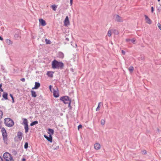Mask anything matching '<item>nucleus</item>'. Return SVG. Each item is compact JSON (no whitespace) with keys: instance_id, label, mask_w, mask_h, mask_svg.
I'll list each match as a JSON object with an SVG mask.
<instances>
[{"instance_id":"8fccbe9b","label":"nucleus","mask_w":161,"mask_h":161,"mask_svg":"<svg viewBox=\"0 0 161 161\" xmlns=\"http://www.w3.org/2000/svg\"><path fill=\"white\" fill-rule=\"evenodd\" d=\"M26 160V159L25 158H23L22 159V161H25Z\"/></svg>"},{"instance_id":"a211bd4d","label":"nucleus","mask_w":161,"mask_h":161,"mask_svg":"<svg viewBox=\"0 0 161 161\" xmlns=\"http://www.w3.org/2000/svg\"><path fill=\"white\" fill-rule=\"evenodd\" d=\"M94 148L96 150H99L100 148V145L98 143H96L94 144Z\"/></svg>"},{"instance_id":"864d4df0","label":"nucleus","mask_w":161,"mask_h":161,"mask_svg":"<svg viewBox=\"0 0 161 161\" xmlns=\"http://www.w3.org/2000/svg\"><path fill=\"white\" fill-rule=\"evenodd\" d=\"M65 40L67 41H68L69 40V38L67 37L66 38Z\"/></svg>"},{"instance_id":"f3484780","label":"nucleus","mask_w":161,"mask_h":161,"mask_svg":"<svg viewBox=\"0 0 161 161\" xmlns=\"http://www.w3.org/2000/svg\"><path fill=\"white\" fill-rule=\"evenodd\" d=\"M53 73L54 72L53 71H48L47 72V75L48 77L52 78L53 77Z\"/></svg>"},{"instance_id":"1a4fd4ad","label":"nucleus","mask_w":161,"mask_h":161,"mask_svg":"<svg viewBox=\"0 0 161 161\" xmlns=\"http://www.w3.org/2000/svg\"><path fill=\"white\" fill-rule=\"evenodd\" d=\"M44 137L47 139V140L50 142H52V137L51 134H49V136H48L45 135H44Z\"/></svg>"},{"instance_id":"2f4dec72","label":"nucleus","mask_w":161,"mask_h":161,"mask_svg":"<svg viewBox=\"0 0 161 161\" xmlns=\"http://www.w3.org/2000/svg\"><path fill=\"white\" fill-rule=\"evenodd\" d=\"M2 84H0V91L1 92H3V90L2 88Z\"/></svg>"},{"instance_id":"a18cd8bd","label":"nucleus","mask_w":161,"mask_h":161,"mask_svg":"<svg viewBox=\"0 0 161 161\" xmlns=\"http://www.w3.org/2000/svg\"><path fill=\"white\" fill-rule=\"evenodd\" d=\"M14 161V159L13 158V157H12L11 155V161Z\"/></svg>"},{"instance_id":"de8ad7c7","label":"nucleus","mask_w":161,"mask_h":161,"mask_svg":"<svg viewBox=\"0 0 161 161\" xmlns=\"http://www.w3.org/2000/svg\"><path fill=\"white\" fill-rule=\"evenodd\" d=\"M130 41V39H126V41L127 42H129V41Z\"/></svg>"},{"instance_id":"39448f33","label":"nucleus","mask_w":161,"mask_h":161,"mask_svg":"<svg viewBox=\"0 0 161 161\" xmlns=\"http://www.w3.org/2000/svg\"><path fill=\"white\" fill-rule=\"evenodd\" d=\"M10 118H7L4 119V123L7 126L10 127Z\"/></svg>"},{"instance_id":"6e6552de","label":"nucleus","mask_w":161,"mask_h":161,"mask_svg":"<svg viewBox=\"0 0 161 161\" xmlns=\"http://www.w3.org/2000/svg\"><path fill=\"white\" fill-rule=\"evenodd\" d=\"M115 20L118 22H122L123 21L122 18L117 14L115 15Z\"/></svg>"},{"instance_id":"f8f14e48","label":"nucleus","mask_w":161,"mask_h":161,"mask_svg":"<svg viewBox=\"0 0 161 161\" xmlns=\"http://www.w3.org/2000/svg\"><path fill=\"white\" fill-rule=\"evenodd\" d=\"M40 86V84L39 82H35V86L32 88V89H37Z\"/></svg>"},{"instance_id":"3c124183","label":"nucleus","mask_w":161,"mask_h":161,"mask_svg":"<svg viewBox=\"0 0 161 161\" xmlns=\"http://www.w3.org/2000/svg\"><path fill=\"white\" fill-rule=\"evenodd\" d=\"M142 154H147V152H142Z\"/></svg>"},{"instance_id":"4d7b16f0","label":"nucleus","mask_w":161,"mask_h":161,"mask_svg":"<svg viewBox=\"0 0 161 161\" xmlns=\"http://www.w3.org/2000/svg\"><path fill=\"white\" fill-rule=\"evenodd\" d=\"M143 151H146L145 150H144Z\"/></svg>"},{"instance_id":"c03bdc74","label":"nucleus","mask_w":161,"mask_h":161,"mask_svg":"<svg viewBox=\"0 0 161 161\" xmlns=\"http://www.w3.org/2000/svg\"><path fill=\"white\" fill-rule=\"evenodd\" d=\"M122 53L123 54L125 55V51H124V50H122Z\"/></svg>"},{"instance_id":"f03ea898","label":"nucleus","mask_w":161,"mask_h":161,"mask_svg":"<svg viewBox=\"0 0 161 161\" xmlns=\"http://www.w3.org/2000/svg\"><path fill=\"white\" fill-rule=\"evenodd\" d=\"M1 124H0V129L2 128L1 131L2 133V136L3 137V140L4 141V143L6 144H7L8 138L6 131L4 127L1 128Z\"/></svg>"},{"instance_id":"5fc2aeb1","label":"nucleus","mask_w":161,"mask_h":161,"mask_svg":"<svg viewBox=\"0 0 161 161\" xmlns=\"http://www.w3.org/2000/svg\"><path fill=\"white\" fill-rule=\"evenodd\" d=\"M1 97V92H0V97Z\"/></svg>"},{"instance_id":"6e6d98bb","label":"nucleus","mask_w":161,"mask_h":161,"mask_svg":"<svg viewBox=\"0 0 161 161\" xmlns=\"http://www.w3.org/2000/svg\"><path fill=\"white\" fill-rule=\"evenodd\" d=\"M160 0H158V2H159V1H160Z\"/></svg>"},{"instance_id":"c85d7f7f","label":"nucleus","mask_w":161,"mask_h":161,"mask_svg":"<svg viewBox=\"0 0 161 161\" xmlns=\"http://www.w3.org/2000/svg\"><path fill=\"white\" fill-rule=\"evenodd\" d=\"M105 120L104 119H101V124L103 125H104L105 124Z\"/></svg>"},{"instance_id":"13d9d810","label":"nucleus","mask_w":161,"mask_h":161,"mask_svg":"<svg viewBox=\"0 0 161 161\" xmlns=\"http://www.w3.org/2000/svg\"><path fill=\"white\" fill-rule=\"evenodd\" d=\"M158 131H159V129H158Z\"/></svg>"},{"instance_id":"72a5a7b5","label":"nucleus","mask_w":161,"mask_h":161,"mask_svg":"<svg viewBox=\"0 0 161 161\" xmlns=\"http://www.w3.org/2000/svg\"><path fill=\"white\" fill-rule=\"evenodd\" d=\"M157 25L159 29L161 30V25L159 23H158Z\"/></svg>"},{"instance_id":"412c9836","label":"nucleus","mask_w":161,"mask_h":161,"mask_svg":"<svg viewBox=\"0 0 161 161\" xmlns=\"http://www.w3.org/2000/svg\"><path fill=\"white\" fill-rule=\"evenodd\" d=\"M38 122L37 121H34L32 122V123H31L30 124V126H33L34 125H36L38 124Z\"/></svg>"},{"instance_id":"ea45409f","label":"nucleus","mask_w":161,"mask_h":161,"mask_svg":"<svg viewBox=\"0 0 161 161\" xmlns=\"http://www.w3.org/2000/svg\"><path fill=\"white\" fill-rule=\"evenodd\" d=\"M154 9L153 7H151V12L153 13L154 11Z\"/></svg>"},{"instance_id":"4c0bfd02","label":"nucleus","mask_w":161,"mask_h":161,"mask_svg":"<svg viewBox=\"0 0 161 161\" xmlns=\"http://www.w3.org/2000/svg\"><path fill=\"white\" fill-rule=\"evenodd\" d=\"M131 41H132L133 43L134 44L135 43L136 40L134 39H132L131 40Z\"/></svg>"},{"instance_id":"5701e85b","label":"nucleus","mask_w":161,"mask_h":161,"mask_svg":"<svg viewBox=\"0 0 161 161\" xmlns=\"http://www.w3.org/2000/svg\"><path fill=\"white\" fill-rule=\"evenodd\" d=\"M45 41L46 44H50L51 43V41L47 39L46 38L45 39Z\"/></svg>"},{"instance_id":"4468645a","label":"nucleus","mask_w":161,"mask_h":161,"mask_svg":"<svg viewBox=\"0 0 161 161\" xmlns=\"http://www.w3.org/2000/svg\"><path fill=\"white\" fill-rule=\"evenodd\" d=\"M8 94L5 92H3V98L2 99V100H3V99L5 100H7L8 99Z\"/></svg>"},{"instance_id":"9d476101","label":"nucleus","mask_w":161,"mask_h":161,"mask_svg":"<svg viewBox=\"0 0 161 161\" xmlns=\"http://www.w3.org/2000/svg\"><path fill=\"white\" fill-rule=\"evenodd\" d=\"M17 137L18 141H21L22 138V133L21 132H18L17 133Z\"/></svg>"},{"instance_id":"20e7f679","label":"nucleus","mask_w":161,"mask_h":161,"mask_svg":"<svg viewBox=\"0 0 161 161\" xmlns=\"http://www.w3.org/2000/svg\"><path fill=\"white\" fill-rule=\"evenodd\" d=\"M22 119L23 120V124L24 125L25 132V133H27L29 130L28 120L26 118H23Z\"/></svg>"},{"instance_id":"7c9ffc66","label":"nucleus","mask_w":161,"mask_h":161,"mask_svg":"<svg viewBox=\"0 0 161 161\" xmlns=\"http://www.w3.org/2000/svg\"><path fill=\"white\" fill-rule=\"evenodd\" d=\"M28 147V143L25 142L24 145V147L25 148H27Z\"/></svg>"},{"instance_id":"c756f323","label":"nucleus","mask_w":161,"mask_h":161,"mask_svg":"<svg viewBox=\"0 0 161 161\" xmlns=\"http://www.w3.org/2000/svg\"><path fill=\"white\" fill-rule=\"evenodd\" d=\"M14 124V121L11 119V127L13 126Z\"/></svg>"},{"instance_id":"b1692460","label":"nucleus","mask_w":161,"mask_h":161,"mask_svg":"<svg viewBox=\"0 0 161 161\" xmlns=\"http://www.w3.org/2000/svg\"><path fill=\"white\" fill-rule=\"evenodd\" d=\"M51 7L52 9L55 11L56 10L57 6L55 5H53L51 6Z\"/></svg>"},{"instance_id":"4be33fe9","label":"nucleus","mask_w":161,"mask_h":161,"mask_svg":"<svg viewBox=\"0 0 161 161\" xmlns=\"http://www.w3.org/2000/svg\"><path fill=\"white\" fill-rule=\"evenodd\" d=\"M48 131L49 132H48V133L50 134L51 133V134H54V130L51 129L49 128L48 129Z\"/></svg>"},{"instance_id":"09e8293b","label":"nucleus","mask_w":161,"mask_h":161,"mask_svg":"<svg viewBox=\"0 0 161 161\" xmlns=\"http://www.w3.org/2000/svg\"><path fill=\"white\" fill-rule=\"evenodd\" d=\"M0 40L1 41H3V38L2 37L0 36Z\"/></svg>"},{"instance_id":"dca6fc26","label":"nucleus","mask_w":161,"mask_h":161,"mask_svg":"<svg viewBox=\"0 0 161 161\" xmlns=\"http://www.w3.org/2000/svg\"><path fill=\"white\" fill-rule=\"evenodd\" d=\"M145 20L146 21V22L149 24H151L152 23L151 20L146 15H144Z\"/></svg>"},{"instance_id":"0eeeda50","label":"nucleus","mask_w":161,"mask_h":161,"mask_svg":"<svg viewBox=\"0 0 161 161\" xmlns=\"http://www.w3.org/2000/svg\"><path fill=\"white\" fill-rule=\"evenodd\" d=\"M7 155H8L10 157V153L8 152H6L4 153L3 157L6 161H10V158L8 159V157L7 156Z\"/></svg>"},{"instance_id":"e433bc0d","label":"nucleus","mask_w":161,"mask_h":161,"mask_svg":"<svg viewBox=\"0 0 161 161\" xmlns=\"http://www.w3.org/2000/svg\"><path fill=\"white\" fill-rule=\"evenodd\" d=\"M82 128V126L81 125H80L78 126V128L79 130L80 128Z\"/></svg>"},{"instance_id":"79ce46f5","label":"nucleus","mask_w":161,"mask_h":161,"mask_svg":"<svg viewBox=\"0 0 161 161\" xmlns=\"http://www.w3.org/2000/svg\"><path fill=\"white\" fill-rule=\"evenodd\" d=\"M73 0H70V5L71 6L73 4Z\"/></svg>"},{"instance_id":"49530a36","label":"nucleus","mask_w":161,"mask_h":161,"mask_svg":"<svg viewBox=\"0 0 161 161\" xmlns=\"http://www.w3.org/2000/svg\"><path fill=\"white\" fill-rule=\"evenodd\" d=\"M53 148H54V149L57 150L59 148V146H58L56 147V148L53 147Z\"/></svg>"},{"instance_id":"f704fd0d","label":"nucleus","mask_w":161,"mask_h":161,"mask_svg":"<svg viewBox=\"0 0 161 161\" xmlns=\"http://www.w3.org/2000/svg\"><path fill=\"white\" fill-rule=\"evenodd\" d=\"M11 98L12 100V103H14V98L12 96V95L11 94Z\"/></svg>"},{"instance_id":"c9c22d12","label":"nucleus","mask_w":161,"mask_h":161,"mask_svg":"<svg viewBox=\"0 0 161 161\" xmlns=\"http://www.w3.org/2000/svg\"><path fill=\"white\" fill-rule=\"evenodd\" d=\"M71 103V102H69L68 103V107L70 109L71 108V107L70 106Z\"/></svg>"},{"instance_id":"423d86ee","label":"nucleus","mask_w":161,"mask_h":161,"mask_svg":"<svg viewBox=\"0 0 161 161\" xmlns=\"http://www.w3.org/2000/svg\"><path fill=\"white\" fill-rule=\"evenodd\" d=\"M20 31L19 30H16V32L14 35V38L15 39H18L19 38H20Z\"/></svg>"},{"instance_id":"bb28decb","label":"nucleus","mask_w":161,"mask_h":161,"mask_svg":"<svg viewBox=\"0 0 161 161\" xmlns=\"http://www.w3.org/2000/svg\"><path fill=\"white\" fill-rule=\"evenodd\" d=\"M112 30H109L108 32V36H110L111 35Z\"/></svg>"},{"instance_id":"603ef678","label":"nucleus","mask_w":161,"mask_h":161,"mask_svg":"<svg viewBox=\"0 0 161 161\" xmlns=\"http://www.w3.org/2000/svg\"><path fill=\"white\" fill-rule=\"evenodd\" d=\"M0 161H3V159L0 156Z\"/></svg>"},{"instance_id":"37998d69","label":"nucleus","mask_w":161,"mask_h":161,"mask_svg":"<svg viewBox=\"0 0 161 161\" xmlns=\"http://www.w3.org/2000/svg\"><path fill=\"white\" fill-rule=\"evenodd\" d=\"M6 52L9 55V57L10 58V56L9 54V52H8V51L7 49H6Z\"/></svg>"},{"instance_id":"393cba45","label":"nucleus","mask_w":161,"mask_h":161,"mask_svg":"<svg viewBox=\"0 0 161 161\" xmlns=\"http://www.w3.org/2000/svg\"><path fill=\"white\" fill-rule=\"evenodd\" d=\"M128 69L130 72H133L134 70V68L133 66H130L129 67Z\"/></svg>"},{"instance_id":"58836bf2","label":"nucleus","mask_w":161,"mask_h":161,"mask_svg":"<svg viewBox=\"0 0 161 161\" xmlns=\"http://www.w3.org/2000/svg\"><path fill=\"white\" fill-rule=\"evenodd\" d=\"M20 80L22 82H25V79L24 78H21L20 79Z\"/></svg>"},{"instance_id":"aec40b11","label":"nucleus","mask_w":161,"mask_h":161,"mask_svg":"<svg viewBox=\"0 0 161 161\" xmlns=\"http://www.w3.org/2000/svg\"><path fill=\"white\" fill-rule=\"evenodd\" d=\"M31 96L32 97H36L37 95L35 91L33 90H31Z\"/></svg>"},{"instance_id":"a878e982","label":"nucleus","mask_w":161,"mask_h":161,"mask_svg":"<svg viewBox=\"0 0 161 161\" xmlns=\"http://www.w3.org/2000/svg\"><path fill=\"white\" fill-rule=\"evenodd\" d=\"M112 31H113V32L116 35H118L119 34L118 31L117 30L115 29H114V30H112Z\"/></svg>"},{"instance_id":"f257e3e1","label":"nucleus","mask_w":161,"mask_h":161,"mask_svg":"<svg viewBox=\"0 0 161 161\" xmlns=\"http://www.w3.org/2000/svg\"><path fill=\"white\" fill-rule=\"evenodd\" d=\"M52 68L53 69H62L64 67V64L62 62H58L54 59L52 62Z\"/></svg>"},{"instance_id":"9b49d317","label":"nucleus","mask_w":161,"mask_h":161,"mask_svg":"<svg viewBox=\"0 0 161 161\" xmlns=\"http://www.w3.org/2000/svg\"><path fill=\"white\" fill-rule=\"evenodd\" d=\"M53 96L55 97H59V94L58 91H57L54 89H53Z\"/></svg>"},{"instance_id":"ddd939ff","label":"nucleus","mask_w":161,"mask_h":161,"mask_svg":"<svg viewBox=\"0 0 161 161\" xmlns=\"http://www.w3.org/2000/svg\"><path fill=\"white\" fill-rule=\"evenodd\" d=\"M64 23L65 25L66 26H67L68 25H69V22L68 16H67L65 18V19L64 20Z\"/></svg>"},{"instance_id":"473e14b6","label":"nucleus","mask_w":161,"mask_h":161,"mask_svg":"<svg viewBox=\"0 0 161 161\" xmlns=\"http://www.w3.org/2000/svg\"><path fill=\"white\" fill-rule=\"evenodd\" d=\"M101 103H98V107H97V108H96V111H98L99 110V108H100V106H99V105H100V104Z\"/></svg>"},{"instance_id":"7ed1b4c3","label":"nucleus","mask_w":161,"mask_h":161,"mask_svg":"<svg viewBox=\"0 0 161 161\" xmlns=\"http://www.w3.org/2000/svg\"><path fill=\"white\" fill-rule=\"evenodd\" d=\"M60 100L63 101L65 104H68L69 102H71V99H70L69 97L67 96L62 97L60 98Z\"/></svg>"},{"instance_id":"2eb2a0df","label":"nucleus","mask_w":161,"mask_h":161,"mask_svg":"<svg viewBox=\"0 0 161 161\" xmlns=\"http://www.w3.org/2000/svg\"><path fill=\"white\" fill-rule=\"evenodd\" d=\"M40 23L41 25L42 26H44L46 25V23L45 21L42 19H39Z\"/></svg>"},{"instance_id":"a19ab883","label":"nucleus","mask_w":161,"mask_h":161,"mask_svg":"<svg viewBox=\"0 0 161 161\" xmlns=\"http://www.w3.org/2000/svg\"><path fill=\"white\" fill-rule=\"evenodd\" d=\"M52 86L51 85H50L49 86V90H50L52 92Z\"/></svg>"},{"instance_id":"6ab92c4d","label":"nucleus","mask_w":161,"mask_h":161,"mask_svg":"<svg viewBox=\"0 0 161 161\" xmlns=\"http://www.w3.org/2000/svg\"><path fill=\"white\" fill-rule=\"evenodd\" d=\"M58 57L60 58H63L64 57L63 53L61 52H59L58 54Z\"/></svg>"},{"instance_id":"cd10ccee","label":"nucleus","mask_w":161,"mask_h":161,"mask_svg":"<svg viewBox=\"0 0 161 161\" xmlns=\"http://www.w3.org/2000/svg\"><path fill=\"white\" fill-rule=\"evenodd\" d=\"M6 42L8 45L10 44V40L8 39H7L6 40Z\"/></svg>"}]
</instances>
